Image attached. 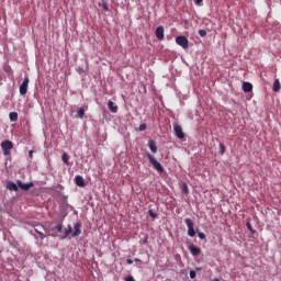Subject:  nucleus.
I'll return each instance as SVG.
<instances>
[{
	"mask_svg": "<svg viewBox=\"0 0 281 281\" xmlns=\"http://www.w3.org/2000/svg\"><path fill=\"white\" fill-rule=\"evenodd\" d=\"M81 226H82V224H80L79 222L75 223L74 227H71V225H68V227L65 228V231H64L61 240L69 238L70 234H71L72 238H78V236H80L82 234V229H80Z\"/></svg>",
	"mask_w": 281,
	"mask_h": 281,
	"instance_id": "f257e3e1",
	"label": "nucleus"
},
{
	"mask_svg": "<svg viewBox=\"0 0 281 281\" xmlns=\"http://www.w3.org/2000/svg\"><path fill=\"white\" fill-rule=\"evenodd\" d=\"M146 156L151 164L154 170H157V172H164V166H161V162H159L158 159L155 158V156H153L150 153H147Z\"/></svg>",
	"mask_w": 281,
	"mask_h": 281,
	"instance_id": "f03ea898",
	"label": "nucleus"
},
{
	"mask_svg": "<svg viewBox=\"0 0 281 281\" xmlns=\"http://www.w3.org/2000/svg\"><path fill=\"white\" fill-rule=\"evenodd\" d=\"M184 223L188 227V236H190V238H194L196 236V231H194V222H192V218L187 217Z\"/></svg>",
	"mask_w": 281,
	"mask_h": 281,
	"instance_id": "7ed1b4c3",
	"label": "nucleus"
},
{
	"mask_svg": "<svg viewBox=\"0 0 281 281\" xmlns=\"http://www.w3.org/2000/svg\"><path fill=\"white\" fill-rule=\"evenodd\" d=\"M1 148H2L3 155L8 156L10 155L11 150L14 148V144H12L11 140H3L1 143Z\"/></svg>",
	"mask_w": 281,
	"mask_h": 281,
	"instance_id": "20e7f679",
	"label": "nucleus"
},
{
	"mask_svg": "<svg viewBox=\"0 0 281 281\" xmlns=\"http://www.w3.org/2000/svg\"><path fill=\"white\" fill-rule=\"evenodd\" d=\"M29 85H30V77L25 76L20 86V95H26Z\"/></svg>",
	"mask_w": 281,
	"mask_h": 281,
	"instance_id": "39448f33",
	"label": "nucleus"
},
{
	"mask_svg": "<svg viewBox=\"0 0 281 281\" xmlns=\"http://www.w3.org/2000/svg\"><path fill=\"white\" fill-rule=\"evenodd\" d=\"M176 43H177V45L182 47V49H188V47H189L188 37H186L183 35L176 37Z\"/></svg>",
	"mask_w": 281,
	"mask_h": 281,
	"instance_id": "423d86ee",
	"label": "nucleus"
},
{
	"mask_svg": "<svg viewBox=\"0 0 281 281\" xmlns=\"http://www.w3.org/2000/svg\"><path fill=\"white\" fill-rule=\"evenodd\" d=\"M34 232L38 234L41 240H45V226L43 224H36L34 225Z\"/></svg>",
	"mask_w": 281,
	"mask_h": 281,
	"instance_id": "0eeeda50",
	"label": "nucleus"
},
{
	"mask_svg": "<svg viewBox=\"0 0 281 281\" xmlns=\"http://www.w3.org/2000/svg\"><path fill=\"white\" fill-rule=\"evenodd\" d=\"M173 133L178 139H183V137H186V134L183 133V127H181V125L179 124H176L173 126Z\"/></svg>",
	"mask_w": 281,
	"mask_h": 281,
	"instance_id": "6e6552de",
	"label": "nucleus"
},
{
	"mask_svg": "<svg viewBox=\"0 0 281 281\" xmlns=\"http://www.w3.org/2000/svg\"><path fill=\"white\" fill-rule=\"evenodd\" d=\"M188 249H189L191 256H194V258H198V256H201V248L194 246V244H190L188 246Z\"/></svg>",
	"mask_w": 281,
	"mask_h": 281,
	"instance_id": "1a4fd4ad",
	"label": "nucleus"
},
{
	"mask_svg": "<svg viewBox=\"0 0 281 281\" xmlns=\"http://www.w3.org/2000/svg\"><path fill=\"white\" fill-rule=\"evenodd\" d=\"M18 188H21V190H30V188H34V182L24 183L21 180H18Z\"/></svg>",
	"mask_w": 281,
	"mask_h": 281,
	"instance_id": "9d476101",
	"label": "nucleus"
},
{
	"mask_svg": "<svg viewBox=\"0 0 281 281\" xmlns=\"http://www.w3.org/2000/svg\"><path fill=\"white\" fill-rule=\"evenodd\" d=\"M254 90V85H251V82L249 81H244L243 82V91L244 93H250V91Z\"/></svg>",
	"mask_w": 281,
	"mask_h": 281,
	"instance_id": "9b49d317",
	"label": "nucleus"
},
{
	"mask_svg": "<svg viewBox=\"0 0 281 281\" xmlns=\"http://www.w3.org/2000/svg\"><path fill=\"white\" fill-rule=\"evenodd\" d=\"M75 183L79 188H85V178H82V176H76L75 177Z\"/></svg>",
	"mask_w": 281,
	"mask_h": 281,
	"instance_id": "f8f14e48",
	"label": "nucleus"
},
{
	"mask_svg": "<svg viewBox=\"0 0 281 281\" xmlns=\"http://www.w3.org/2000/svg\"><path fill=\"white\" fill-rule=\"evenodd\" d=\"M156 38H158V41H164V26H158L156 29Z\"/></svg>",
	"mask_w": 281,
	"mask_h": 281,
	"instance_id": "ddd939ff",
	"label": "nucleus"
},
{
	"mask_svg": "<svg viewBox=\"0 0 281 281\" xmlns=\"http://www.w3.org/2000/svg\"><path fill=\"white\" fill-rule=\"evenodd\" d=\"M8 190H10L11 192H19V183H14V182H9L7 184Z\"/></svg>",
	"mask_w": 281,
	"mask_h": 281,
	"instance_id": "4468645a",
	"label": "nucleus"
},
{
	"mask_svg": "<svg viewBox=\"0 0 281 281\" xmlns=\"http://www.w3.org/2000/svg\"><path fill=\"white\" fill-rule=\"evenodd\" d=\"M148 148L149 150H151V153H157V143H155V140L149 139L148 140Z\"/></svg>",
	"mask_w": 281,
	"mask_h": 281,
	"instance_id": "2eb2a0df",
	"label": "nucleus"
},
{
	"mask_svg": "<svg viewBox=\"0 0 281 281\" xmlns=\"http://www.w3.org/2000/svg\"><path fill=\"white\" fill-rule=\"evenodd\" d=\"M108 109L111 113H117V105L113 101L108 102Z\"/></svg>",
	"mask_w": 281,
	"mask_h": 281,
	"instance_id": "dca6fc26",
	"label": "nucleus"
},
{
	"mask_svg": "<svg viewBox=\"0 0 281 281\" xmlns=\"http://www.w3.org/2000/svg\"><path fill=\"white\" fill-rule=\"evenodd\" d=\"M10 122H19V113L16 112H10L9 113Z\"/></svg>",
	"mask_w": 281,
	"mask_h": 281,
	"instance_id": "f3484780",
	"label": "nucleus"
},
{
	"mask_svg": "<svg viewBox=\"0 0 281 281\" xmlns=\"http://www.w3.org/2000/svg\"><path fill=\"white\" fill-rule=\"evenodd\" d=\"M280 80L279 79H276L273 81V87H272V91H274V93H278V91H280Z\"/></svg>",
	"mask_w": 281,
	"mask_h": 281,
	"instance_id": "a211bd4d",
	"label": "nucleus"
},
{
	"mask_svg": "<svg viewBox=\"0 0 281 281\" xmlns=\"http://www.w3.org/2000/svg\"><path fill=\"white\" fill-rule=\"evenodd\" d=\"M61 159H63V161H64V164H65L66 166H70V162H69V154L64 153V154L61 155Z\"/></svg>",
	"mask_w": 281,
	"mask_h": 281,
	"instance_id": "6ab92c4d",
	"label": "nucleus"
},
{
	"mask_svg": "<svg viewBox=\"0 0 281 281\" xmlns=\"http://www.w3.org/2000/svg\"><path fill=\"white\" fill-rule=\"evenodd\" d=\"M181 191L183 194H189L190 189L188 188V183H186V182L182 183Z\"/></svg>",
	"mask_w": 281,
	"mask_h": 281,
	"instance_id": "aec40b11",
	"label": "nucleus"
},
{
	"mask_svg": "<svg viewBox=\"0 0 281 281\" xmlns=\"http://www.w3.org/2000/svg\"><path fill=\"white\" fill-rule=\"evenodd\" d=\"M100 8H102V10H104V12H109V4L106 3V1H102L99 3Z\"/></svg>",
	"mask_w": 281,
	"mask_h": 281,
	"instance_id": "412c9836",
	"label": "nucleus"
},
{
	"mask_svg": "<svg viewBox=\"0 0 281 281\" xmlns=\"http://www.w3.org/2000/svg\"><path fill=\"white\" fill-rule=\"evenodd\" d=\"M246 227H247L249 233L256 234V229H254V226H251V222H247Z\"/></svg>",
	"mask_w": 281,
	"mask_h": 281,
	"instance_id": "4be33fe9",
	"label": "nucleus"
},
{
	"mask_svg": "<svg viewBox=\"0 0 281 281\" xmlns=\"http://www.w3.org/2000/svg\"><path fill=\"white\" fill-rule=\"evenodd\" d=\"M77 117H79L80 120H82V117H85V109L80 108L77 112Z\"/></svg>",
	"mask_w": 281,
	"mask_h": 281,
	"instance_id": "5701e85b",
	"label": "nucleus"
},
{
	"mask_svg": "<svg viewBox=\"0 0 281 281\" xmlns=\"http://www.w3.org/2000/svg\"><path fill=\"white\" fill-rule=\"evenodd\" d=\"M55 232L58 234L60 232H63V222L58 223L55 227H54Z\"/></svg>",
	"mask_w": 281,
	"mask_h": 281,
	"instance_id": "b1692460",
	"label": "nucleus"
},
{
	"mask_svg": "<svg viewBox=\"0 0 281 281\" xmlns=\"http://www.w3.org/2000/svg\"><path fill=\"white\" fill-rule=\"evenodd\" d=\"M199 35L202 37V38H205V36H207V31H205V30H200L199 31Z\"/></svg>",
	"mask_w": 281,
	"mask_h": 281,
	"instance_id": "393cba45",
	"label": "nucleus"
},
{
	"mask_svg": "<svg viewBox=\"0 0 281 281\" xmlns=\"http://www.w3.org/2000/svg\"><path fill=\"white\" fill-rule=\"evenodd\" d=\"M198 236L201 240H205V233L203 232H199V229H196Z\"/></svg>",
	"mask_w": 281,
	"mask_h": 281,
	"instance_id": "a878e982",
	"label": "nucleus"
},
{
	"mask_svg": "<svg viewBox=\"0 0 281 281\" xmlns=\"http://www.w3.org/2000/svg\"><path fill=\"white\" fill-rule=\"evenodd\" d=\"M220 153L221 155H225V144L220 143Z\"/></svg>",
	"mask_w": 281,
	"mask_h": 281,
	"instance_id": "bb28decb",
	"label": "nucleus"
},
{
	"mask_svg": "<svg viewBox=\"0 0 281 281\" xmlns=\"http://www.w3.org/2000/svg\"><path fill=\"white\" fill-rule=\"evenodd\" d=\"M148 214H149V216L151 217V218H157V213H155L154 211H153V209H150L149 211H148Z\"/></svg>",
	"mask_w": 281,
	"mask_h": 281,
	"instance_id": "cd10ccee",
	"label": "nucleus"
},
{
	"mask_svg": "<svg viewBox=\"0 0 281 281\" xmlns=\"http://www.w3.org/2000/svg\"><path fill=\"white\" fill-rule=\"evenodd\" d=\"M189 277L191 278V280H194V278H196V271L191 270V271L189 272Z\"/></svg>",
	"mask_w": 281,
	"mask_h": 281,
	"instance_id": "c85d7f7f",
	"label": "nucleus"
},
{
	"mask_svg": "<svg viewBox=\"0 0 281 281\" xmlns=\"http://www.w3.org/2000/svg\"><path fill=\"white\" fill-rule=\"evenodd\" d=\"M138 131H146V123L140 124Z\"/></svg>",
	"mask_w": 281,
	"mask_h": 281,
	"instance_id": "c756f323",
	"label": "nucleus"
},
{
	"mask_svg": "<svg viewBox=\"0 0 281 281\" xmlns=\"http://www.w3.org/2000/svg\"><path fill=\"white\" fill-rule=\"evenodd\" d=\"M194 3H195L198 7H201V5H203V0H194Z\"/></svg>",
	"mask_w": 281,
	"mask_h": 281,
	"instance_id": "7c9ffc66",
	"label": "nucleus"
},
{
	"mask_svg": "<svg viewBox=\"0 0 281 281\" xmlns=\"http://www.w3.org/2000/svg\"><path fill=\"white\" fill-rule=\"evenodd\" d=\"M77 71H78L79 74H85V68L78 67V68H77Z\"/></svg>",
	"mask_w": 281,
	"mask_h": 281,
	"instance_id": "2f4dec72",
	"label": "nucleus"
},
{
	"mask_svg": "<svg viewBox=\"0 0 281 281\" xmlns=\"http://www.w3.org/2000/svg\"><path fill=\"white\" fill-rule=\"evenodd\" d=\"M148 244V236H145L143 239V245H147Z\"/></svg>",
	"mask_w": 281,
	"mask_h": 281,
	"instance_id": "473e14b6",
	"label": "nucleus"
},
{
	"mask_svg": "<svg viewBox=\"0 0 281 281\" xmlns=\"http://www.w3.org/2000/svg\"><path fill=\"white\" fill-rule=\"evenodd\" d=\"M125 281H135V278H133L132 276L126 277Z\"/></svg>",
	"mask_w": 281,
	"mask_h": 281,
	"instance_id": "72a5a7b5",
	"label": "nucleus"
},
{
	"mask_svg": "<svg viewBox=\"0 0 281 281\" xmlns=\"http://www.w3.org/2000/svg\"><path fill=\"white\" fill-rule=\"evenodd\" d=\"M29 157H30V159H32L34 157V150L29 151Z\"/></svg>",
	"mask_w": 281,
	"mask_h": 281,
	"instance_id": "f704fd0d",
	"label": "nucleus"
},
{
	"mask_svg": "<svg viewBox=\"0 0 281 281\" xmlns=\"http://www.w3.org/2000/svg\"><path fill=\"white\" fill-rule=\"evenodd\" d=\"M134 262H140V265H144V261L137 258L134 259Z\"/></svg>",
	"mask_w": 281,
	"mask_h": 281,
	"instance_id": "c9c22d12",
	"label": "nucleus"
},
{
	"mask_svg": "<svg viewBox=\"0 0 281 281\" xmlns=\"http://www.w3.org/2000/svg\"><path fill=\"white\" fill-rule=\"evenodd\" d=\"M5 71H7V74H10V71H12V68H11L10 66H8V67L5 68Z\"/></svg>",
	"mask_w": 281,
	"mask_h": 281,
	"instance_id": "e433bc0d",
	"label": "nucleus"
},
{
	"mask_svg": "<svg viewBox=\"0 0 281 281\" xmlns=\"http://www.w3.org/2000/svg\"><path fill=\"white\" fill-rule=\"evenodd\" d=\"M126 262H127L128 265H133V259H127Z\"/></svg>",
	"mask_w": 281,
	"mask_h": 281,
	"instance_id": "4c0bfd02",
	"label": "nucleus"
},
{
	"mask_svg": "<svg viewBox=\"0 0 281 281\" xmlns=\"http://www.w3.org/2000/svg\"><path fill=\"white\" fill-rule=\"evenodd\" d=\"M48 236H52L53 238H56V234H48Z\"/></svg>",
	"mask_w": 281,
	"mask_h": 281,
	"instance_id": "58836bf2",
	"label": "nucleus"
},
{
	"mask_svg": "<svg viewBox=\"0 0 281 281\" xmlns=\"http://www.w3.org/2000/svg\"><path fill=\"white\" fill-rule=\"evenodd\" d=\"M195 271H203V268H195Z\"/></svg>",
	"mask_w": 281,
	"mask_h": 281,
	"instance_id": "ea45409f",
	"label": "nucleus"
},
{
	"mask_svg": "<svg viewBox=\"0 0 281 281\" xmlns=\"http://www.w3.org/2000/svg\"><path fill=\"white\" fill-rule=\"evenodd\" d=\"M31 234H32V236H34L36 238V235L34 233L31 232Z\"/></svg>",
	"mask_w": 281,
	"mask_h": 281,
	"instance_id": "a19ab883",
	"label": "nucleus"
}]
</instances>
